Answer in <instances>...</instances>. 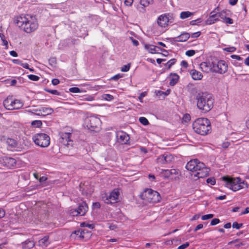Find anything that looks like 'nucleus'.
<instances>
[{"instance_id": "nucleus-3", "label": "nucleus", "mask_w": 249, "mask_h": 249, "mask_svg": "<svg viewBox=\"0 0 249 249\" xmlns=\"http://www.w3.org/2000/svg\"><path fill=\"white\" fill-rule=\"evenodd\" d=\"M222 180L225 182V186L234 192L249 188L247 182L239 177L225 176L222 178Z\"/></svg>"}, {"instance_id": "nucleus-48", "label": "nucleus", "mask_w": 249, "mask_h": 249, "mask_svg": "<svg viewBox=\"0 0 249 249\" xmlns=\"http://www.w3.org/2000/svg\"><path fill=\"white\" fill-rule=\"evenodd\" d=\"M191 117L188 114H186L183 115L182 118V121L184 122H188L190 120Z\"/></svg>"}, {"instance_id": "nucleus-37", "label": "nucleus", "mask_w": 249, "mask_h": 249, "mask_svg": "<svg viewBox=\"0 0 249 249\" xmlns=\"http://www.w3.org/2000/svg\"><path fill=\"white\" fill-rule=\"evenodd\" d=\"M176 62V60L175 59H170L167 62V63L166 64V67L168 69H170L172 67V66H173V65H174L175 64Z\"/></svg>"}, {"instance_id": "nucleus-21", "label": "nucleus", "mask_w": 249, "mask_h": 249, "mask_svg": "<svg viewBox=\"0 0 249 249\" xmlns=\"http://www.w3.org/2000/svg\"><path fill=\"white\" fill-rule=\"evenodd\" d=\"M218 20L219 19L218 18L216 13H215L214 11H213L211 13L209 17L206 20V24L207 25H211Z\"/></svg>"}, {"instance_id": "nucleus-18", "label": "nucleus", "mask_w": 249, "mask_h": 249, "mask_svg": "<svg viewBox=\"0 0 249 249\" xmlns=\"http://www.w3.org/2000/svg\"><path fill=\"white\" fill-rule=\"evenodd\" d=\"M145 49L151 53H158L159 51L166 52L165 50L161 49L160 47L150 44H145Z\"/></svg>"}, {"instance_id": "nucleus-14", "label": "nucleus", "mask_w": 249, "mask_h": 249, "mask_svg": "<svg viewBox=\"0 0 249 249\" xmlns=\"http://www.w3.org/2000/svg\"><path fill=\"white\" fill-rule=\"evenodd\" d=\"M174 160V157L170 154H163L160 156L157 159V162L160 164L171 163Z\"/></svg>"}, {"instance_id": "nucleus-8", "label": "nucleus", "mask_w": 249, "mask_h": 249, "mask_svg": "<svg viewBox=\"0 0 249 249\" xmlns=\"http://www.w3.org/2000/svg\"><path fill=\"white\" fill-rule=\"evenodd\" d=\"M32 140L36 144L41 147H48L50 143L49 136L44 133L36 134L33 136Z\"/></svg>"}, {"instance_id": "nucleus-33", "label": "nucleus", "mask_w": 249, "mask_h": 249, "mask_svg": "<svg viewBox=\"0 0 249 249\" xmlns=\"http://www.w3.org/2000/svg\"><path fill=\"white\" fill-rule=\"evenodd\" d=\"M193 15V13L189 11L182 12L180 14V18L184 19L187 18Z\"/></svg>"}, {"instance_id": "nucleus-34", "label": "nucleus", "mask_w": 249, "mask_h": 249, "mask_svg": "<svg viewBox=\"0 0 249 249\" xmlns=\"http://www.w3.org/2000/svg\"><path fill=\"white\" fill-rule=\"evenodd\" d=\"M42 122L40 120L33 121L31 123V124L36 127H39L42 125Z\"/></svg>"}, {"instance_id": "nucleus-7", "label": "nucleus", "mask_w": 249, "mask_h": 249, "mask_svg": "<svg viewBox=\"0 0 249 249\" xmlns=\"http://www.w3.org/2000/svg\"><path fill=\"white\" fill-rule=\"evenodd\" d=\"M84 126L90 131H97L101 125V121L96 116L87 117L84 121Z\"/></svg>"}, {"instance_id": "nucleus-23", "label": "nucleus", "mask_w": 249, "mask_h": 249, "mask_svg": "<svg viewBox=\"0 0 249 249\" xmlns=\"http://www.w3.org/2000/svg\"><path fill=\"white\" fill-rule=\"evenodd\" d=\"M151 1L152 0H141L140 4L142 7H140L139 5H137L136 8L141 12L143 13L145 12V7H147Z\"/></svg>"}, {"instance_id": "nucleus-31", "label": "nucleus", "mask_w": 249, "mask_h": 249, "mask_svg": "<svg viewBox=\"0 0 249 249\" xmlns=\"http://www.w3.org/2000/svg\"><path fill=\"white\" fill-rule=\"evenodd\" d=\"M9 44L11 46V44L9 43L5 37L3 35H1V45L3 46V49H8L9 48Z\"/></svg>"}, {"instance_id": "nucleus-35", "label": "nucleus", "mask_w": 249, "mask_h": 249, "mask_svg": "<svg viewBox=\"0 0 249 249\" xmlns=\"http://www.w3.org/2000/svg\"><path fill=\"white\" fill-rule=\"evenodd\" d=\"M217 15L218 18H220L223 20L226 18V12L224 10L216 13Z\"/></svg>"}, {"instance_id": "nucleus-63", "label": "nucleus", "mask_w": 249, "mask_h": 249, "mask_svg": "<svg viewBox=\"0 0 249 249\" xmlns=\"http://www.w3.org/2000/svg\"><path fill=\"white\" fill-rule=\"evenodd\" d=\"M10 54L13 57H17L18 53L15 51H11L9 52Z\"/></svg>"}, {"instance_id": "nucleus-9", "label": "nucleus", "mask_w": 249, "mask_h": 249, "mask_svg": "<svg viewBox=\"0 0 249 249\" xmlns=\"http://www.w3.org/2000/svg\"><path fill=\"white\" fill-rule=\"evenodd\" d=\"M120 196V190L114 189L108 194H105V196H103V200L106 203L112 205L119 201Z\"/></svg>"}, {"instance_id": "nucleus-44", "label": "nucleus", "mask_w": 249, "mask_h": 249, "mask_svg": "<svg viewBox=\"0 0 249 249\" xmlns=\"http://www.w3.org/2000/svg\"><path fill=\"white\" fill-rule=\"evenodd\" d=\"M207 182L212 185H213L215 184V179L213 178H210L207 179Z\"/></svg>"}, {"instance_id": "nucleus-13", "label": "nucleus", "mask_w": 249, "mask_h": 249, "mask_svg": "<svg viewBox=\"0 0 249 249\" xmlns=\"http://www.w3.org/2000/svg\"><path fill=\"white\" fill-rule=\"evenodd\" d=\"M16 165V160L11 157L4 156L1 159V165L8 168L14 167Z\"/></svg>"}, {"instance_id": "nucleus-54", "label": "nucleus", "mask_w": 249, "mask_h": 249, "mask_svg": "<svg viewBox=\"0 0 249 249\" xmlns=\"http://www.w3.org/2000/svg\"><path fill=\"white\" fill-rule=\"evenodd\" d=\"M170 92V89H167L165 92H163V91H158V94H159L160 95H161L162 94H164L165 96H167L168 95H169Z\"/></svg>"}, {"instance_id": "nucleus-56", "label": "nucleus", "mask_w": 249, "mask_h": 249, "mask_svg": "<svg viewBox=\"0 0 249 249\" xmlns=\"http://www.w3.org/2000/svg\"><path fill=\"white\" fill-rule=\"evenodd\" d=\"M133 0H125L124 3L126 6H130L133 4Z\"/></svg>"}, {"instance_id": "nucleus-60", "label": "nucleus", "mask_w": 249, "mask_h": 249, "mask_svg": "<svg viewBox=\"0 0 249 249\" xmlns=\"http://www.w3.org/2000/svg\"><path fill=\"white\" fill-rule=\"evenodd\" d=\"M203 227V224H198L196 227V228L194 229V231H197L200 230V229H202Z\"/></svg>"}, {"instance_id": "nucleus-27", "label": "nucleus", "mask_w": 249, "mask_h": 249, "mask_svg": "<svg viewBox=\"0 0 249 249\" xmlns=\"http://www.w3.org/2000/svg\"><path fill=\"white\" fill-rule=\"evenodd\" d=\"M71 136V134L70 133H62L61 137L63 141L62 142L64 144H69L68 142L70 141Z\"/></svg>"}, {"instance_id": "nucleus-30", "label": "nucleus", "mask_w": 249, "mask_h": 249, "mask_svg": "<svg viewBox=\"0 0 249 249\" xmlns=\"http://www.w3.org/2000/svg\"><path fill=\"white\" fill-rule=\"evenodd\" d=\"M23 106V103L18 99H14L13 105V109H18L21 108Z\"/></svg>"}, {"instance_id": "nucleus-62", "label": "nucleus", "mask_w": 249, "mask_h": 249, "mask_svg": "<svg viewBox=\"0 0 249 249\" xmlns=\"http://www.w3.org/2000/svg\"><path fill=\"white\" fill-rule=\"evenodd\" d=\"M85 100L88 101H92L94 100V97L92 96H88L85 97Z\"/></svg>"}, {"instance_id": "nucleus-42", "label": "nucleus", "mask_w": 249, "mask_h": 249, "mask_svg": "<svg viewBox=\"0 0 249 249\" xmlns=\"http://www.w3.org/2000/svg\"><path fill=\"white\" fill-rule=\"evenodd\" d=\"M130 68V64H128L127 65H124L121 69V71L123 72H127L128 71Z\"/></svg>"}, {"instance_id": "nucleus-20", "label": "nucleus", "mask_w": 249, "mask_h": 249, "mask_svg": "<svg viewBox=\"0 0 249 249\" xmlns=\"http://www.w3.org/2000/svg\"><path fill=\"white\" fill-rule=\"evenodd\" d=\"M14 99L12 97H7L3 101V106L8 110H13V105Z\"/></svg>"}, {"instance_id": "nucleus-11", "label": "nucleus", "mask_w": 249, "mask_h": 249, "mask_svg": "<svg viewBox=\"0 0 249 249\" xmlns=\"http://www.w3.org/2000/svg\"><path fill=\"white\" fill-rule=\"evenodd\" d=\"M1 142L7 146V148L10 151H20V147L18 146L17 142L13 139L8 138L2 139L1 138Z\"/></svg>"}, {"instance_id": "nucleus-15", "label": "nucleus", "mask_w": 249, "mask_h": 249, "mask_svg": "<svg viewBox=\"0 0 249 249\" xmlns=\"http://www.w3.org/2000/svg\"><path fill=\"white\" fill-rule=\"evenodd\" d=\"M161 174L165 178L173 179L176 178V176L178 175L179 171L175 169L171 170L162 169Z\"/></svg>"}, {"instance_id": "nucleus-57", "label": "nucleus", "mask_w": 249, "mask_h": 249, "mask_svg": "<svg viewBox=\"0 0 249 249\" xmlns=\"http://www.w3.org/2000/svg\"><path fill=\"white\" fill-rule=\"evenodd\" d=\"M200 35V32H197L196 33H192L191 35H190V36H191L192 38H196L198 37Z\"/></svg>"}, {"instance_id": "nucleus-25", "label": "nucleus", "mask_w": 249, "mask_h": 249, "mask_svg": "<svg viewBox=\"0 0 249 249\" xmlns=\"http://www.w3.org/2000/svg\"><path fill=\"white\" fill-rule=\"evenodd\" d=\"M190 37V35L188 33H183L177 37V40L180 42H185L187 41Z\"/></svg>"}, {"instance_id": "nucleus-49", "label": "nucleus", "mask_w": 249, "mask_h": 249, "mask_svg": "<svg viewBox=\"0 0 249 249\" xmlns=\"http://www.w3.org/2000/svg\"><path fill=\"white\" fill-rule=\"evenodd\" d=\"M224 50L228 52L232 53L236 50V48L234 47H230L224 48Z\"/></svg>"}, {"instance_id": "nucleus-32", "label": "nucleus", "mask_w": 249, "mask_h": 249, "mask_svg": "<svg viewBox=\"0 0 249 249\" xmlns=\"http://www.w3.org/2000/svg\"><path fill=\"white\" fill-rule=\"evenodd\" d=\"M73 234L76 235V237L79 239H82L84 238L85 231L84 230H78L76 231L73 232Z\"/></svg>"}, {"instance_id": "nucleus-16", "label": "nucleus", "mask_w": 249, "mask_h": 249, "mask_svg": "<svg viewBox=\"0 0 249 249\" xmlns=\"http://www.w3.org/2000/svg\"><path fill=\"white\" fill-rule=\"evenodd\" d=\"M117 142L121 144L126 143L129 140V136L124 131H118L116 134Z\"/></svg>"}, {"instance_id": "nucleus-61", "label": "nucleus", "mask_w": 249, "mask_h": 249, "mask_svg": "<svg viewBox=\"0 0 249 249\" xmlns=\"http://www.w3.org/2000/svg\"><path fill=\"white\" fill-rule=\"evenodd\" d=\"M52 83L53 85H57L59 83V80L58 79H53Z\"/></svg>"}, {"instance_id": "nucleus-5", "label": "nucleus", "mask_w": 249, "mask_h": 249, "mask_svg": "<svg viewBox=\"0 0 249 249\" xmlns=\"http://www.w3.org/2000/svg\"><path fill=\"white\" fill-rule=\"evenodd\" d=\"M213 99L211 94L204 92L200 95L197 100L198 107L205 112L210 111L213 107Z\"/></svg>"}, {"instance_id": "nucleus-17", "label": "nucleus", "mask_w": 249, "mask_h": 249, "mask_svg": "<svg viewBox=\"0 0 249 249\" xmlns=\"http://www.w3.org/2000/svg\"><path fill=\"white\" fill-rule=\"evenodd\" d=\"M200 69L205 72H213V63L203 62L200 64Z\"/></svg>"}, {"instance_id": "nucleus-55", "label": "nucleus", "mask_w": 249, "mask_h": 249, "mask_svg": "<svg viewBox=\"0 0 249 249\" xmlns=\"http://www.w3.org/2000/svg\"><path fill=\"white\" fill-rule=\"evenodd\" d=\"M122 77H123V74H116L115 75L112 76L111 78V79L114 80H117L119 79V78H121Z\"/></svg>"}, {"instance_id": "nucleus-28", "label": "nucleus", "mask_w": 249, "mask_h": 249, "mask_svg": "<svg viewBox=\"0 0 249 249\" xmlns=\"http://www.w3.org/2000/svg\"><path fill=\"white\" fill-rule=\"evenodd\" d=\"M49 237L47 236H44L43 238L41 239L39 242V245L43 247H46L49 244Z\"/></svg>"}, {"instance_id": "nucleus-51", "label": "nucleus", "mask_w": 249, "mask_h": 249, "mask_svg": "<svg viewBox=\"0 0 249 249\" xmlns=\"http://www.w3.org/2000/svg\"><path fill=\"white\" fill-rule=\"evenodd\" d=\"M219 222H220V220L219 219L214 218L211 221V225L212 226L216 225L218 224V223H219Z\"/></svg>"}, {"instance_id": "nucleus-6", "label": "nucleus", "mask_w": 249, "mask_h": 249, "mask_svg": "<svg viewBox=\"0 0 249 249\" xmlns=\"http://www.w3.org/2000/svg\"><path fill=\"white\" fill-rule=\"evenodd\" d=\"M141 197L145 201L150 203H156L160 200V194L151 189H146L141 194Z\"/></svg>"}, {"instance_id": "nucleus-41", "label": "nucleus", "mask_w": 249, "mask_h": 249, "mask_svg": "<svg viewBox=\"0 0 249 249\" xmlns=\"http://www.w3.org/2000/svg\"><path fill=\"white\" fill-rule=\"evenodd\" d=\"M28 78L33 81H37L39 79V77L36 75L30 74L28 75Z\"/></svg>"}, {"instance_id": "nucleus-64", "label": "nucleus", "mask_w": 249, "mask_h": 249, "mask_svg": "<svg viewBox=\"0 0 249 249\" xmlns=\"http://www.w3.org/2000/svg\"><path fill=\"white\" fill-rule=\"evenodd\" d=\"M249 213V207H247L245 211L242 212L241 213V215H244Z\"/></svg>"}, {"instance_id": "nucleus-19", "label": "nucleus", "mask_w": 249, "mask_h": 249, "mask_svg": "<svg viewBox=\"0 0 249 249\" xmlns=\"http://www.w3.org/2000/svg\"><path fill=\"white\" fill-rule=\"evenodd\" d=\"M53 112V109L49 107H41L38 109V116H46L52 114Z\"/></svg>"}, {"instance_id": "nucleus-38", "label": "nucleus", "mask_w": 249, "mask_h": 249, "mask_svg": "<svg viewBox=\"0 0 249 249\" xmlns=\"http://www.w3.org/2000/svg\"><path fill=\"white\" fill-rule=\"evenodd\" d=\"M69 213L70 215H71L72 216H79L77 209H71L69 211Z\"/></svg>"}, {"instance_id": "nucleus-29", "label": "nucleus", "mask_w": 249, "mask_h": 249, "mask_svg": "<svg viewBox=\"0 0 249 249\" xmlns=\"http://www.w3.org/2000/svg\"><path fill=\"white\" fill-rule=\"evenodd\" d=\"M34 246V242L31 240H27L22 244L23 248L24 249H30L33 248Z\"/></svg>"}, {"instance_id": "nucleus-46", "label": "nucleus", "mask_w": 249, "mask_h": 249, "mask_svg": "<svg viewBox=\"0 0 249 249\" xmlns=\"http://www.w3.org/2000/svg\"><path fill=\"white\" fill-rule=\"evenodd\" d=\"M213 214H206V215H203L201 217V219L203 220H206L209 219L213 218Z\"/></svg>"}, {"instance_id": "nucleus-52", "label": "nucleus", "mask_w": 249, "mask_h": 249, "mask_svg": "<svg viewBox=\"0 0 249 249\" xmlns=\"http://www.w3.org/2000/svg\"><path fill=\"white\" fill-rule=\"evenodd\" d=\"M223 21L226 23H227V24H231L233 23V20L232 19H231V18H226L223 20Z\"/></svg>"}, {"instance_id": "nucleus-26", "label": "nucleus", "mask_w": 249, "mask_h": 249, "mask_svg": "<svg viewBox=\"0 0 249 249\" xmlns=\"http://www.w3.org/2000/svg\"><path fill=\"white\" fill-rule=\"evenodd\" d=\"M170 85L171 86L175 85L178 81L179 76L176 73L171 74L169 77Z\"/></svg>"}, {"instance_id": "nucleus-59", "label": "nucleus", "mask_w": 249, "mask_h": 249, "mask_svg": "<svg viewBox=\"0 0 249 249\" xmlns=\"http://www.w3.org/2000/svg\"><path fill=\"white\" fill-rule=\"evenodd\" d=\"M12 61L14 63L21 66L22 62L20 61L19 59H13Z\"/></svg>"}, {"instance_id": "nucleus-47", "label": "nucleus", "mask_w": 249, "mask_h": 249, "mask_svg": "<svg viewBox=\"0 0 249 249\" xmlns=\"http://www.w3.org/2000/svg\"><path fill=\"white\" fill-rule=\"evenodd\" d=\"M147 95V92L146 91H144L142 92L140 96H139V100L141 102H143V98Z\"/></svg>"}, {"instance_id": "nucleus-22", "label": "nucleus", "mask_w": 249, "mask_h": 249, "mask_svg": "<svg viewBox=\"0 0 249 249\" xmlns=\"http://www.w3.org/2000/svg\"><path fill=\"white\" fill-rule=\"evenodd\" d=\"M77 209L79 216H83L87 212L88 207L87 204L85 202H83L79 204Z\"/></svg>"}, {"instance_id": "nucleus-43", "label": "nucleus", "mask_w": 249, "mask_h": 249, "mask_svg": "<svg viewBox=\"0 0 249 249\" xmlns=\"http://www.w3.org/2000/svg\"><path fill=\"white\" fill-rule=\"evenodd\" d=\"M196 53V51L193 50H188L186 52L185 54L189 57L194 55Z\"/></svg>"}, {"instance_id": "nucleus-2", "label": "nucleus", "mask_w": 249, "mask_h": 249, "mask_svg": "<svg viewBox=\"0 0 249 249\" xmlns=\"http://www.w3.org/2000/svg\"><path fill=\"white\" fill-rule=\"evenodd\" d=\"M187 170L197 178H203L209 175L210 169L197 159L190 160L186 165Z\"/></svg>"}, {"instance_id": "nucleus-4", "label": "nucleus", "mask_w": 249, "mask_h": 249, "mask_svg": "<svg viewBox=\"0 0 249 249\" xmlns=\"http://www.w3.org/2000/svg\"><path fill=\"white\" fill-rule=\"evenodd\" d=\"M193 126L194 131L202 135H207L211 129L210 122L205 118L196 119L193 123Z\"/></svg>"}, {"instance_id": "nucleus-12", "label": "nucleus", "mask_w": 249, "mask_h": 249, "mask_svg": "<svg viewBox=\"0 0 249 249\" xmlns=\"http://www.w3.org/2000/svg\"><path fill=\"white\" fill-rule=\"evenodd\" d=\"M213 72L224 73L227 71L228 65L224 60H220L216 63H213Z\"/></svg>"}, {"instance_id": "nucleus-39", "label": "nucleus", "mask_w": 249, "mask_h": 249, "mask_svg": "<svg viewBox=\"0 0 249 249\" xmlns=\"http://www.w3.org/2000/svg\"><path fill=\"white\" fill-rule=\"evenodd\" d=\"M139 121L142 124L144 125H147L149 124L148 120L144 117H140L139 118Z\"/></svg>"}, {"instance_id": "nucleus-1", "label": "nucleus", "mask_w": 249, "mask_h": 249, "mask_svg": "<svg viewBox=\"0 0 249 249\" xmlns=\"http://www.w3.org/2000/svg\"><path fill=\"white\" fill-rule=\"evenodd\" d=\"M16 23L27 33L35 31L38 27L36 17L28 14L22 15L17 17Z\"/></svg>"}, {"instance_id": "nucleus-24", "label": "nucleus", "mask_w": 249, "mask_h": 249, "mask_svg": "<svg viewBox=\"0 0 249 249\" xmlns=\"http://www.w3.org/2000/svg\"><path fill=\"white\" fill-rule=\"evenodd\" d=\"M190 74L192 78L195 80H201L203 77L202 74L196 70L193 69L190 71Z\"/></svg>"}, {"instance_id": "nucleus-10", "label": "nucleus", "mask_w": 249, "mask_h": 249, "mask_svg": "<svg viewBox=\"0 0 249 249\" xmlns=\"http://www.w3.org/2000/svg\"><path fill=\"white\" fill-rule=\"evenodd\" d=\"M173 15L170 13H165L160 15L158 17L157 19V23L160 27L165 28L167 27L170 23L173 22Z\"/></svg>"}, {"instance_id": "nucleus-50", "label": "nucleus", "mask_w": 249, "mask_h": 249, "mask_svg": "<svg viewBox=\"0 0 249 249\" xmlns=\"http://www.w3.org/2000/svg\"><path fill=\"white\" fill-rule=\"evenodd\" d=\"M26 111L27 112L31 113L32 114L37 115V114L38 113V109H28Z\"/></svg>"}, {"instance_id": "nucleus-36", "label": "nucleus", "mask_w": 249, "mask_h": 249, "mask_svg": "<svg viewBox=\"0 0 249 249\" xmlns=\"http://www.w3.org/2000/svg\"><path fill=\"white\" fill-rule=\"evenodd\" d=\"M70 92L72 93H81L83 91L77 87H72L69 89Z\"/></svg>"}, {"instance_id": "nucleus-58", "label": "nucleus", "mask_w": 249, "mask_h": 249, "mask_svg": "<svg viewBox=\"0 0 249 249\" xmlns=\"http://www.w3.org/2000/svg\"><path fill=\"white\" fill-rule=\"evenodd\" d=\"M48 92L50 93L53 94L54 95H59V92L56 90H50L48 89L46 90Z\"/></svg>"}, {"instance_id": "nucleus-45", "label": "nucleus", "mask_w": 249, "mask_h": 249, "mask_svg": "<svg viewBox=\"0 0 249 249\" xmlns=\"http://www.w3.org/2000/svg\"><path fill=\"white\" fill-rule=\"evenodd\" d=\"M243 226L242 223H238L236 222H234L232 224V227L236 229H240Z\"/></svg>"}, {"instance_id": "nucleus-40", "label": "nucleus", "mask_w": 249, "mask_h": 249, "mask_svg": "<svg viewBox=\"0 0 249 249\" xmlns=\"http://www.w3.org/2000/svg\"><path fill=\"white\" fill-rule=\"evenodd\" d=\"M103 98L108 101H111L114 99L113 96L109 94H104L103 95Z\"/></svg>"}, {"instance_id": "nucleus-53", "label": "nucleus", "mask_w": 249, "mask_h": 249, "mask_svg": "<svg viewBox=\"0 0 249 249\" xmlns=\"http://www.w3.org/2000/svg\"><path fill=\"white\" fill-rule=\"evenodd\" d=\"M189 246V243L188 242H186L185 244H183L180 246H179L178 249H185L187 248Z\"/></svg>"}]
</instances>
